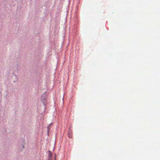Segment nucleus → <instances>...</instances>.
<instances>
[{"instance_id":"obj_1","label":"nucleus","mask_w":160,"mask_h":160,"mask_svg":"<svg viewBox=\"0 0 160 160\" xmlns=\"http://www.w3.org/2000/svg\"><path fill=\"white\" fill-rule=\"evenodd\" d=\"M48 160H52V154L51 153V152L50 151H48Z\"/></svg>"}]
</instances>
